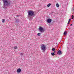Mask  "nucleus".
<instances>
[{
  "mask_svg": "<svg viewBox=\"0 0 74 74\" xmlns=\"http://www.w3.org/2000/svg\"><path fill=\"white\" fill-rule=\"evenodd\" d=\"M47 22L49 23H50L52 22V19L49 18L47 20Z\"/></svg>",
  "mask_w": 74,
  "mask_h": 74,
  "instance_id": "39448f33",
  "label": "nucleus"
},
{
  "mask_svg": "<svg viewBox=\"0 0 74 74\" xmlns=\"http://www.w3.org/2000/svg\"><path fill=\"white\" fill-rule=\"evenodd\" d=\"M35 16L34 12L33 10L28 11L27 17L30 20L32 19Z\"/></svg>",
  "mask_w": 74,
  "mask_h": 74,
  "instance_id": "f257e3e1",
  "label": "nucleus"
},
{
  "mask_svg": "<svg viewBox=\"0 0 74 74\" xmlns=\"http://www.w3.org/2000/svg\"><path fill=\"white\" fill-rule=\"evenodd\" d=\"M20 55L21 56H22L23 55V53H22V52L21 53H20Z\"/></svg>",
  "mask_w": 74,
  "mask_h": 74,
  "instance_id": "4468645a",
  "label": "nucleus"
},
{
  "mask_svg": "<svg viewBox=\"0 0 74 74\" xmlns=\"http://www.w3.org/2000/svg\"><path fill=\"white\" fill-rule=\"evenodd\" d=\"M66 34H67V33L66 32H65L64 33V35H66Z\"/></svg>",
  "mask_w": 74,
  "mask_h": 74,
  "instance_id": "2eb2a0df",
  "label": "nucleus"
},
{
  "mask_svg": "<svg viewBox=\"0 0 74 74\" xmlns=\"http://www.w3.org/2000/svg\"><path fill=\"white\" fill-rule=\"evenodd\" d=\"M69 23H70V21H68V24H69Z\"/></svg>",
  "mask_w": 74,
  "mask_h": 74,
  "instance_id": "aec40b11",
  "label": "nucleus"
},
{
  "mask_svg": "<svg viewBox=\"0 0 74 74\" xmlns=\"http://www.w3.org/2000/svg\"><path fill=\"white\" fill-rule=\"evenodd\" d=\"M21 71V69L20 68L18 69L17 70V73H20Z\"/></svg>",
  "mask_w": 74,
  "mask_h": 74,
  "instance_id": "0eeeda50",
  "label": "nucleus"
},
{
  "mask_svg": "<svg viewBox=\"0 0 74 74\" xmlns=\"http://www.w3.org/2000/svg\"><path fill=\"white\" fill-rule=\"evenodd\" d=\"M39 30L40 32H41V33H43V32H44V28H42V27H41L39 28Z\"/></svg>",
  "mask_w": 74,
  "mask_h": 74,
  "instance_id": "20e7f679",
  "label": "nucleus"
},
{
  "mask_svg": "<svg viewBox=\"0 0 74 74\" xmlns=\"http://www.w3.org/2000/svg\"><path fill=\"white\" fill-rule=\"evenodd\" d=\"M17 16H18V15Z\"/></svg>",
  "mask_w": 74,
  "mask_h": 74,
  "instance_id": "393cba45",
  "label": "nucleus"
},
{
  "mask_svg": "<svg viewBox=\"0 0 74 74\" xmlns=\"http://www.w3.org/2000/svg\"><path fill=\"white\" fill-rule=\"evenodd\" d=\"M72 18H74V16L73 15H72Z\"/></svg>",
  "mask_w": 74,
  "mask_h": 74,
  "instance_id": "6ab92c4d",
  "label": "nucleus"
},
{
  "mask_svg": "<svg viewBox=\"0 0 74 74\" xmlns=\"http://www.w3.org/2000/svg\"><path fill=\"white\" fill-rule=\"evenodd\" d=\"M51 3H49L47 5V7H49L50 6H51Z\"/></svg>",
  "mask_w": 74,
  "mask_h": 74,
  "instance_id": "9d476101",
  "label": "nucleus"
},
{
  "mask_svg": "<svg viewBox=\"0 0 74 74\" xmlns=\"http://www.w3.org/2000/svg\"><path fill=\"white\" fill-rule=\"evenodd\" d=\"M18 48V47L17 46H15L14 47V49H17Z\"/></svg>",
  "mask_w": 74,
  "mask_h": 74,
  "instance_id": "9b49d317",
  "label": "nucleus"
},
{
  "mask_svg": "<svg viewBox=\"0 0 74 74\" xmlns=\"http://www.w3.org/2000/svg\"><path fill=\"white\" fill-rule=\"evenodd\" d=\"M71 20V18H70L69 19V22H70V21Z\"/></svg>",
  "mask_w": 74,
  "mask_h": 74,
  "instance_id": "a211bd4d",
  "label": "nucleus"
},
{
  "mask_svg": "<svg viewBox=\"0 0 74 74\" xmlns=\"http://www.w3.org/2000/svg\"><path fill=\"white\" fill-rule=\"evenodd\" d=\"M41 50H42L43 51H45L46 50V46L44 44H42L41 45Z\"/></svg>",
  "mask_w": 74,
  "mask_h": 74,
  "instance_id": "7ed1b4c3",
  "label": "nucleus"
},
{
  "mask_svg": "<svg viewBox=\"0 0 74 74\" xmlns=\"http://www.w3.org/2000/svg\"><path fill=\"white\" fill-rule=\"evenodd\" d=\"M51 55H52V56H54V55H55V53H52Z\"/></svg>",
  "mask_w": 74,
  "mask_h": 74,
  "instance_id": "ddd939ff",
  "label": "nucleus"
},
{
  "mask_svg": "<svg viewBox=\"0 0 74 74\" xmlns=\"http://www.w3.org/2000/svg\"><path fill=\"white\" fill-rule=\"evenodd\" d=\"M37 36H41V34L40 33H38L37 34Z\"/></svg>",
  "mask_w": 74,
  "mask_h": 74,
  "instance_id": "1a4fd4ad",
  "label": "nucleus"
},
{
  "mask_svg": "<svg viewBox=\"0 0 74 74\" xmlns=\"http://www.w3.org/2000/svg\"><path fill=\"white\" fill-rule=\"evenodd\" d=\"M3 3L4 8H7V6L10 5L11 1L10 0H2Z\"/></svg>",
  "mask_w": 74,
  "mask_h": 74,
  "instance_id": "f03ea898",
  "label": "nucleus"
},
{
  "mask_svg": "<svg viewBox=\"0 0 74 74\" xmlns=\"http://www.w3.org/2000/svg\"><path fill=\"white\" fill-rule=\"evenodd\" d=\"M72 19H73V17H72Z\"/></svg>",
  "mask_w": 74,
  "mask_h": 74,
  "instance_id": "4be33fe9",
  "label": "nucleus"
},
{
  "mask_svg": "<svg viewBox=\"0 0 74 74\" xmlns=\"http://www.w3.org/2000/svg\"><path fill=\"white\" fill-rule=\"evenodd\" d=\"M70 26H72V24H71Z\"/></svg>",
  "mask_w": 74,
  "mask_h": 74,
  "instance_id": "5701e85b",
  "label": "nucleus"
},
{
  "mask_svg": "<svg viewBox=\"0 0 74 74\" xmlns=\"http://www.w3.org/2000/svg\"><path fill=\"white\" fill-rule=\"evenodd\" d=\"M49 26H50V24H49Z\"/></svg>",
  "mask_w": 74,
  "mask_h": 74,
  "instance_id": "b1692460",
  "label": "nucleus"
},
{
  "mask_svg": "<svg viewBox=\"0 0 74 74\" xmlns=\"http://www.w3.org/2000/svg\"><path fill=\"white\" fill-rule=\"evenodd\" d=\"M56 6L57 7H59V5L58 3H57L56 4Z\"/></svg>",
  "mask_w": 74,
  "mask_h": 74,
  "instance_id": "6e6552de",
  "label": "nucleus"
},
{
  "mask_svg": "<svg viewBox=\"0 0 74 74\" xmlns=\"http://www.w3.org/2000/svg\"><path fill=\"white\" fill-rule=\"evenodd\" d=\"M55 48H53L52 49V51H55Z\"/></svg>",
  "mask_w": 74,
  "mask_h": 74,
  "instance_id": "f3484780",
  "label": "nucleus"
},
{
  "mask_svg": "<svg viewBox=\"0 0 74 74\" xmlns=\"http://www.w3.org/2000/svg\"><path fill=\"white\" fill-rule=\"evenodd\" d=\"M2 21L3 23H4V22H5V20H4V19H3L2 20Z\"/></svg>",
  "mask_w": 74,
  "mask_h": 74,
  "instance_id": "f8f14e48",
  "label": "nucleus"
},
{
  "mask_svg": "<svg viewBox=\"0 0 74 74\" xmlns=\"http://www.w3.org/2000/svg\"><path fill=\"white\" fill-rule=\"evenodd\" d=\"M69 23H70V21H68V24H69Z\"/></svg>",
  "mask_w": 74,
  "mask_h": 74,
  "instance_id": "412c9836",
  "label": "nucleus"
},
{
  "mask_svg": "<svg viewBox=\"0 0 74 74\" xmlns=\"http://www.w3.org/2000/svg\"><path fill=\"white\" fill-rule=\"evenodd\" d=\"M19 22V21L18 20H16V23H18V22Z\"/></svg>",
  "mask_w": 74,
  "mask_h": 74,
  "instance_id": "dca6fc26",
  "label": "nucleus"
},
{
  "mask_svg": "<svg viewBox=\"0 0 74 74\" xmlns=\"http://www.w3.org/2000/svg\"><path fill=\"white\" fill-rule=\"evenodd\" d=\"M57 53V54H58L59 55H61V54H62V51L60 50H59Z\"/></svg>",
  "mask_w": 74,
  "mask_h": 74,
  "instance_id": "423d86ee",
  "label": "nucleus"
}]
</instances>
